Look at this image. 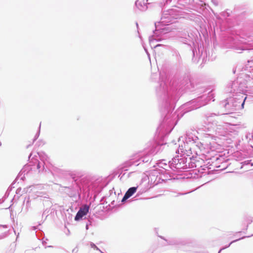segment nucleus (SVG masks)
Instances as JSON below:
<instances>
[{
	"label": "nucleus",
	"mask_w": 253,
	"mask_h": 253,
	"mask_svg": "<svg viewBox=\"0 0 253 253\" xmlns=\"http://www.w3.org/2000/svg\"><path fill=\"white\" fill-rule=\"evenodd\" d=\"M89 207L87 205H84L83 208H81L77 212L75 219V220H79L85 215L88 212Z\"/></svg>",
	"instance_id": "1"
},
{
	"label": "nucleus",
	"mask_w": 253,
	"mask_h": 253,
	"mask_svg": "<svg viewBox=\"0 0 253 253\" xmlns=\"http://www.w3.org/2000/svg\"><path fill=\"white\" fill-rule=\"evenodd\" d=\"M136 190L137 187H132L129 188L124 196L122 199V201L123 202L131 197L134 193L136 192Z\"/></svg>",
	"instance_id": "2"
},
{
	"label": "nucleus",
	"mask_w": 253,
	"mask_h": 253,
	"mask_svg": "<svg viewBox=\"0 0 253 253\" xmlns=\"http://www.w3.org/2000/svg\"><path fill=\"white\" fill-rule=\"evenodd\" d=\"M250 223L249 221H246V222H244V221H242L241 222L240 224L243 225V227L242 228L243 230H247L248 225Z\"/></svg>",
	"instance_id": "3"
},
{
	"label": "nucleus",
	"mask_w": 253,
	"mask_h": 253,
	"mask_svg": "<svg viewBox=\"0 0 253 253\" xmlns=\"http://www.w3.org/2000/svg\"><path fill=\"white\" fill-rule=\"evenodd\" d=\"M73 253H82V251H80L78 248H75L73 250Z\"/></svg>",
	"instance_id": "4"
},
{
	"label": "nucleus",
	"mask_w": 253,
	"mask_h": 253,
	"mask_svg": "<svg viewBox=\"0 0 253 253\" xmlns=\"http://www.w3.org/2000/svg\"><path fill=\"white\" fill-rule=\"evenodd\" d=\"M91 246L92 248H94V249H98V248L93 244H91Z\"/></svg>",
	"instance_id": "5"
},
{
	"label": "nucleus",
	"mask_w": 253,
	"mask_h": 253,
	"mask_svg": "<svg viewBox=\"0 0 253 253\" xmlns=\"http://www.w3.org/2000/svg\"><path fill=\"white\" fill-rule=\"evenodd\" d=\"M246 99V97L245 98L244 101V102H243V103L242 104V106H243Z\"/></svg>",
	"instance_id": "6"
}]
</instances>
